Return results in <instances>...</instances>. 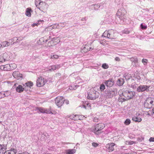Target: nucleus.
<instances>
[{"instance_id": "obj_14", "label": "nucleus", "mask_w": 154, "mask_h": 154, "mask_svg": "<svg viewBox=\"0 0 154 154\" xmlns=\"http://www.w3.org/2000/svg\"><path fill=\"white\" fill-rule=\"evenodd\" d=\"M11 65L9 64H7L3 66V70L4 71H9L11 70V66H14V68L16 67V65L15 64H11Z\"/></svg>"}, {"instance_id": "obj_1", "label": "nucleus", "mask_w": 154, "mask_h": 154, "mask_svg": "<svg viewBox=\"0 0 154 154\" xmlns=\"http://www.w3.org/2000/svg\"><path fill=\"white\" fill-rule=\"evenodd\" d=\"M105 127V125L103 124L100 123L96 125L94 127V128L93 130V131L95 134L98 135L101 133L100 131Z\"/></svg>"}, {"instance_id": "obj_20", "label": "nucleus", "mask_w": 154, "mask_h": 154, "mask_svg": "<svg viewBox=\"0 0 154 154\" xmlns=\"http://www.w3.org/2000/svg\"><path fill=\"white\" fill-rule=\"evenodd\" d=\"M16 150L14 149H11V150L5 151L4 154H15Z\"/></svg>"}, {"instance_id": "obj_52", "label": "nucleus", "mask_w": 154, "mask_h": 154, "mask_svg": "<svg viewBox=\"0 0 154 154\" xmlns=\"http://www.w3.org/2000/svg\"><path fill=\"white\" fill-rule=\"evenodd\" d=\"M152 113L154 114V108H153L152 110Z\"/></svg>"}, {"instance_id": "obj_28", "label": "nucleus", "mask_w": 154, "mask_h": 154, "mask_svg": "<svg viewBox=\"0 0 154 154\" xmlns=\"http://www.w3.org/2000/svg\"><path fill=\"white\" fill-rule=\"evenodd\" d=\"M54 41H53L52 39H51V41H49L48 42V46L49 47H50L51 46H53V45H54Z\"/></svg>"}, {"instance_id": "obj_24", "label": "nucleus", "mask_w": 154, "mask_h": 154, "mask_svg": "<svg viewBox=\"0 0 154 154\" xmlns=\"http://www.w3.org/2000/svg\"><path fill=\"white\" fill-rule=\"evenodd\" d=\"M124 82V79H123L120 78L117 81V84L119 86H121L123 85Z\"/></svg>"}, {"instance_id": "obj_33", "label": "nucleus", "mask_w": 154, "mask_h": 154, "mask_svg": "<svg viewBox=\"0 0 154 154\" xmlns=\"http://www.w3.org/2000/svg\"><path fill=\"white\" fill-rule=\"evenodd\" d=\"M131 122V121L129 119H127L124 122V123L126 125H129Z\"/></svg>"}, {"instance_id": "obj_59", "label": "nucleus", "mask_w": 154, "mask_h": 154, "mask_svg": "<svg viewBox=\"0 0 154 154\" xmlns=\"http://www.w3.org/2000/svg\"><path fill=\"white\" fill-rule=\"evenodd\" d=\"M35 5H36V7H37V5H36V3H35Z\"/></svg>"}, {"instance_id": "obj_54", "label": "nucleus", "mask_w": 154, "mask_h": 154, "mask_svg": "<svg viewBox=\"0 0 154 154\" xmlns=\"http://www.w3.org/2000/svg\"><path fill=\"white\" fill-rule=\"evenodd\" d=\"M134 143V142H132L130 143V144H133V143Z\"/></svg>"}, {"instance_id": "obj_4", "label": "nucleus", "mask_w": 154, "mask_h": 154, "mask_svg": "<svg viewBox=\"0 0 154 154\" xmlns=\"http://www.w3.org/2000/svg\"><path fill=\"white\" fill-rule=\"evenodd\" d=\"M117 90L116 89H113L106 91L105 96L107 98H112L115 96L117 94Z\"/></svg>"}, {"instance_id": "obj_37", "label": "nucleus", "mask_w": 154, "mask_h": 154, "mask_svg": "<svg viewBox=\"0 0 154 154\" xmlns=\"http://www.w3.org/2000/svg\"><path fill=\"white\" fill-rule=\"evenodd\" d=\"M140 27L141 29H146L147 28L146 25H143L142 23L140 25Z\"/></svg>"}, {"instance_id": "obj_21", "label": "nucleus", "mask_w": 154, "mask_h": 154, "mask_svg": "<svg viewBox=\"0 0 154 154\" xmlns=\"http://www.w3.org/2000/svg\"><path fill=\"white\" fill-rule=\"evenodd\" d=\"M37 109L39 110L40 112L41 113H52L51 112L48 111L42 108H38Z\"/></svg>"}, {"instance_id": "obj_60", "label": "nucleus", "mask_w": 154, "mask_h": 154, "mask_svg": "<svg viewBox=\"0 0 154 154\" xmlns=\"http://www.w3.org/2000/svg\"><path fill=\"white\" fill-rule=\"evenodd\" d=\"M39 9L40 10H41V7H40V8H39Z\"/></svg>"}, {"instance_id": "obj_41", "label": "nucleus", "mask_w": 154, "mask_h": 154, "mask_svg": "<svg viewBox=\"0 0 154 154\" xmlns=\"http://www.w3.org/2000/svg\"><path fill=\"white\" fill-rule=\"evenodd\" d=\"M105 88V85L103 84H102L100 85V89L101 91H103Z\"/></svg>"}, {"instance_id": "obj_34", "label": "nucleus", "mask_w": 154, "mask_h": 154, "mask_svg": "<svg viewBox=\"0 0 154 154\" xmlns=\"http://www.w3.org/2000/svg\"><path fill=\"white\" fill-rule=\"evenodd\" d=\"M106 40L105 39H103V40H101L100 41V43L101 44H102L103 45H105L106 44H107L106 43Z\"/></svg>"}, {"instance_id": "obj_13", "label": "nucleus", "mask_w": 154, "mask_h": 154, "mask_svg": "<svg viewBox=\"0 0 154 154\" xmlns=\"http://www.w3.org/2000/svg\"><path fill=\"white\" fill-rule=\"evenodd\" d=\"M24 90L27 91L28 90V89L26 87H23V86L20 85H19L16 88L17 91L19 93H21L23 92Z\"/></svg>"}, {"instance_id": "obj_19", "label": "nucleus", "mask_w": 154, "mask_h": 154, "mask_svg": "<svg viewBox=\"0 0 154 154\" xmlns=\"http://www.w3.org/2000/svg\"><path fill=\"white\" fill-rule=\"evenodd\" d=\"M6 149L4 145L0 144V154H4Z\"/></svg>"}, {"instance_id": "obj_57", "label": "nucleus", "mask_w": 154, "mask_h": 154, "mask_svg": "<svg viewBox=\"0 0 154 154\" xmlns=\"http://www.w3.org/2000/svg\"><path fill=\"white\" fill-rule=\"evenodd\" d=\"M16 85H17V84H14V86H16Z\"/></svg>"}, {"instance_id": "obj_26", "label": "nucleus", "mask_w": 154, "mask_h": 154, "mask_svg": "<svg viewBox=\"0 0 154 154\" xmlns=\"http://www.w3.org/2000/svg\"><path fill=\"white\" fill-rule=\"evenodd\" d=\"M132 120L136 122H140L141 120V119L139 117L134 116L133 117Z\"/></svg>"}, {"instance_id": "obj_53", "label": "nucleus", "mask_w": 154, "mask_h": 154, "mask_svg": "<svg viewBox=\"0 0 154 154\" xmlns=\"http://www.w3.org/2000/svg\"><path fill=\"white\" fill-rule=\"evenodd\" d=\"M1 47H2V43L0 44V48Z\"/></svg>"}, {"instance_id": "obj_3", "label": "nucleus", "mask_w": 154, "mask_h": 154, "mask_svg": "<svg viewBox=\"0 0 154 154\" xmlns=\"http://www.w3.org/2000/svg\"><path fill=\"white\" fill-rule=\"evenodd\" d=\"M126 12L125 9H119L117 13V15L121 20L124 21L126 18Z\"/></svg>"}, {"instance_id": "obj_12", "label": "nucleus", "mask_w": 154, "mask_h": 154, "mask_svg": "<svg viewBox=\"0 0 154 154\" xmlns=\"http://www.w3.org/2000/svg\"><path fill=\"white\" fill-rule=\"evenodd\" d=\"M12 75L15 78H17L18 79L23 78V74H20L18 71L14 72L13 73Z\"/></svg>"}, {"instance_id": "obj_49", "label": "nucleus", "mask_w": 154, "mask_h": 154, "mask_svg": "<svg viewBox=\"0 0 154 154\" xmlns=\"http://www.w3.org/2000/svg\"><path fill=\"white\" fill-rule=\"evenodd\" d=\"M115 60L116 61H120V58L118 57H116L115 58Z\"/></svg>"}, {"instance_id": "obj_23", "label": "nucleus", "mask_w": 154, "mask_h": 154, "mask_svg": "<svg viewBox=\"0 0 154 154\" xmlns=\"http://www.w3.org/2000/svg\"><path fill=\"white\" fill-rule=\"evenodd\" d=\"M76 150L74 149H67L66 151V154H73L75 152Z\"/></svg>"}, {"instance_id": "obj_51", "label": "nucleus", "mask_w": 154, "mask_h": 154, "mask_svg": "<svg viewBox=\"0 0 154 154\" xmlns=\"http://www.w3.org/2000/svg\"><path fill=\"white\" fill-rule=\"evenodd\" d=\"M37 25V24H36V23H33V24H32V26L33 27H34L35 26H36Z\"/></svg>"}, {"instance_id": "obj_56", "label": "nucleus", "mask_w": 154, "mask_h": 154, "mask_svg": "<svg viewBox=\"0 0 154 154\" xmlns=\"http://www.w3.org/2000/svg\"><path fill=\"white\" fill-rule=\"evenodd\" d=\"M58 75H59V76L60 75V73H58L57 74Z\"/></svg>"}, {"instance_id": "obj_2", "label": "nucleus", "mask_w": 154, "mask_h": 154, "mask_svg": "<svg viewBox=\"0 0 154 154\" xmlns=\"http://www.w3.org/2000/svg\"><path fill=\"white\" fill-rule=\"evenodd\" d=\"M144 106L147 108L150 109L154 106V98L149 97L147 98L144 103Z\"/></svg>"}, {"instance_id": "obj_17", "label": "nucleus", "mask_w": 154, "mask_h": 154, "mask_svg": "<svg viewBox=\"0 0 154 154\" xmlns=\"http://www.w3.org/2000/svg\"><path fill=\"white\" fill-rule=\"evenodd\" d=\"M60 67V65H54L50 67L51 68L49 69V70L50 71H54L57 69H59Z\"/></svg>"}, {"instance_id": "obj_40", "label": "nucleus", "mask_w": 154, "mask_h": 154, "mask_svg": "<svg viewBox=\"0 0 154 154\" xmlns=\"http://www.w3.org/2000/svg\"><path fill=\"white\" fill-rule=\"evenodd\" d=\"M59 25L57 24H55L54 25H52V27L54 29V28H59Z\"/></svg>"}, {"instance_id": "obj_46", "label": "nucleus", "mask_w": 154, "mask_h": 154, "mask_svg": "<svg viewBox=\"0 0 154 154\" xmlns=\"http://www.w3.org/2000/svg\"><path fill=\"white\" fill-rule=\"evenodd\" d=\"M137 63L132 62V66L133 67L137 66V65L136 64V63Z\"/></svg>"}, {"instance_id": "obj_47", "label": "nucleus", "mask_w": 154, "mask_h": 154, "mask_svg": "<svg viewBox=\"0 0 154 154\" xmlns=\"http://www.w3.org/2000/svg\"><path fill=\"white\" fill-rule=\"evenodd\" d=\"M150 142H153L154 141V137H150L149 140Z\"/></svg>"}, {"instance_id": "obj_29", "label": "nucleus", "mask_w": 154, "mask_h": 154, "mask_svg": "<svg viewBox=\"0 0 154 154\" xmlns=\"http://www.w3.org/2000/svg\"><path fill=\"white\" fill-rule=\"evenodd\" d=\"M10 94V92H8V91H6L5 92V93L3 94L4 96L2 97H0V98H2L3 97H8Z\"/></svg>"}, {"instance_id": "obj_16", "label": "nucleus", "mask_w": 154, "mask_h": 154, "mask_svg": "<svg viewBox=\"0 0 154 154\" xmlns=\"http://www.w3.org/2000/svg\"><path fill=\"white\" fill-rule=\"evenodd\" d=\"M33 85L32 82H28L26 83L25 84L23 85V87H26L28 89L31 88V87Z\"/></svg>"}, {"instance_id": "obj_18", "label": "nucleus", "mask_w": 154, "mask_h": 154, "mask_svg": "<svg viewBox=\"0 0 154 154\" xmlns=\"http://www.w3.org/2000/svg\"><path fill=\"white\" fill-rule=\"evenodd\" d=\"M91 49V48L90 47L89 48V47L88 45H85L82 48V52H86L88 51H90Z\"/></svg>"}, {"instance_id": "obj_36", "label": "nucleus", "mask_w": 154, "mask_h": 154, "mask_svg": "<svg viewBox=\"0 0 154 154\" xmlns=\"http://www.w3.org/2000/svg\"><path fill=\"white\" fill-rule=\"evenodd\" d=\"M102 67L104 69H107L108 68V66L106 63L103 64L102 66Z\"/></svg>"}, {"instance_id": "obj_42", "label": "nucleus", "mask_w": 154, "mask_h": 154, "mask_svg": "<svg viewBox=\"0 0 154 154\" xmlns=\"http://www.w3.org/2000/svg\"><path fill=\"white\" fill-rule=\"evenodd\" d=\"M147 61V59H142V62L144 65H145L146 64Z\"/></svg>"}, {"instance_id": "obj_43", "label": "nucleus", "mask_w": 154, "mask_h": 154, "mask_svg": "<svg viewBox=\"0 0 154 154\" xmlns=\"http://www.w3.org/2000/svg\"><path fill=\"white\" fill-rule=\"evenodd\" d=\"M92 5H94V9H98V8H99L100 7V6L97 4V5H92Z\"/></svg>"}, {"instance_id": "obj_11", "label": "nucleus", "mask_w": 154, "mask_h": 154, "mask_svg": "<svg viewBox=\"0 0 154 154\" xmlns=\"http://www.w3.org/2000/svg\"><path fill=\"white\" fill-rule=\"evenodd\" d=\"M9 58V56L6 53L0 55V62H3L8 60Z\"/></svg>"}, {"instance_id": "obj_58", "label": "nucleus", "mask_w": 154, "mask_h": 154, "mask_svg": "<svg viewBox=\"0 0 154 154\" xmlns=\"http://www.w3.org/2000/svg\"><path fill=\"white\" fill-rule=\"evenodd\" d=\"M94 121H96V120H95V119H94Z\"/></svg>"}, {"instance_id": "obj_50", "label": "nucleus", "mask_w": 154, "mask_h": 154, "mask_svg": "<svg viewBox=\"0 0 154 154\" xmlns=\"http://www.w3.org/2000/svg\"><path fill=\"white\" fill-rule=\"evenodd\" d=\"M3 69H4V68H3V66H0V70H3Z\"/></svg>"}, {"instance_id": "obj_9", "label": "nucleus", "mask_w": 154, "mask_h": 154, "mask_svg": "<svg viewBox=\"0 0 154 154\" xmlns=\"http://www.w3.org/2000/svg\"><path fill=\"white\" fill-rule=\"evenodd\" d=\"M149 86L146 85H140L137 88V91L138 92H143L145 91H149Z\"/></svg>"}, {"instance_id": "obj_45", "label": "nucleus", "mask_w": 154, "mask_h": 154, "mask_svg": "<svg viewBox=\"0 0 154 154\" xmlns=\"http://www.w3.org/2000/svg\"><path fill=\"white\" fill-rule=\"evenodd\" d=\"M77 86L78 87V85H74L73 86V88H72V87H70L69 88V89L70 90H72V89H75L77 88Z\"/></svg>"}, {"instance_id": "obj_7", "label": "nucleus", "mask_w": 154, "mask_h": 154, "mask_svg": "<svg viewBox=\"0 0 154 154\" xmlns=\"http://www.w3.org/2000/svg\"><path fill=\"white\" fill-rule=\"evenodd\" d=\"M47 82L46 80H45L44 78L41 76L39 77L37 81V85L38 87L43 86Z\"/></svg>"}, {"instance_id": "obj_38", "label": "nucleus", "mask_w": 154, "mask_h": 154, "mask_svg": "<svg viewBox=\"0 0 154 154\" xmlns=\"http://www.w3.org/2000/svg\"><path fill=\"white\" fill-rule=\"evenodd\" d=\"M137 84L135 83H133L132 85H131V87L133 88V89H135L136 88V85Z\"/></svg>"}, {"instance_id": "obj_5", "label": "nucleus", "mask_w": 154, "mask_h": 154, "mask_svg": "<svg viewBox=\"0 0 154 154\" xmlns=\"http://www.w3.org/2000/svg\"><path fill=\"white\" fill-rule=\"evenodd\" d=\"M98 93L95 91H91L87 97L88 99L93 100L98 97Z\"/></svg>"}, {"instance_id": "obj_15", "label": "nucleus", "mask_w": 154, "mask_h": 154, "mask_svg": "<svg viewBox=\"0 0 154 154\" xmlns=\"http://www.w3.org/2000/svg\"><path fill=\"white\" fill-rule=\"evenodd\" d=\"M115 144L113 143H111L110 144H108L106 145V147H108V149L109 152H111L114 149V146Z\"/></svg>"}, {"instance_id": "obj_22", "label": "nucleus", "mask_w": 154, "mask_h": 154, "mask_svg": "<svg viewBox=\"0 0 154 154\" xmlns=\"http://www.w3.org/2000/svg\"><path fill=\"white\" fill-rule=\"evenodd\" d=\"M106 85L108 87H111L113 85V83L111 80H108L105 82Z\"/></svg>"}, {"instance_id": "obj_27", "label": "nucleus", "mask_w": 154, "mask_h": 154, "mask_svg": "<svg viewBox=\"0 0 154 154\" xmlns=\"http://www.w3.org/2000/svg\"><path fill=\"white\" fill-rule=\"evenodd\" d=\"M31 9L29 8H27L26 10V16L28 17H30L31 14L30 13V11Z\"/></svg>"}, {"instance_id": "obj_39", "label": "nucleus", "mask_w": 154, "mask_h": 154, "mask_svg": "<svg viewBox=\"0 0 154 154\" xmlns=\"http://www.w3.org/2000/svg\"><path fill=\"white\" fill-rule=\"evenodd\" d=\"M58 56L57 55H53L51 56V58L57 59L58 58Z\"/></svg>"}, {"instance_id": "obj_30", "label": "nucleus", "mask_w": 154, "mask_h": 154, "mask_svg": "<svg viewBox=\"0 0 154 154\" xmlns=\"http://www.w3.org/2000/svg\"><path fill=\"white\" fill-rule=\"evenodd\" d=\"M130 60L132 62L138 63L137 58L136 57H131L130 58Z\"/></svg>"}, {"instance_id": "obj_32", "label": "nucleus", "mask_w": 154, "mask_h": 154, "mask_svg": "<svg viewBox=\"0 0 154 154\" xmlns=\"http://www.w3.org/2000/svg\"><path fill=\"white\" fill-rule=\"evenodd\" d=\"M52 40L53 41H54V45H56L60 42L59 39H52Z\"/></svg>"}, {"instance_id": "obj_31", "label": "nucleus", "mask_w": 154, "mask_h": 154, "mask_svg": "<svg viewBox=\"0 0 154 154\" xmlns=\"http://www.w3.org/2000/svg\"><path fill=\"white\" fill-rule=\"evenodd\" d=\"M2 47L8 46L7 41H4L2 43Z\"/></svg>"}, {"instance_id": "obj_8", "label": "nucleus", "mask_w": 154, "mask_h": 154, "mask_svg": "<svg viewBox=\"0 0 154 154\" xmlns=\"http://www.w3.org/2000/svg\"><path fill=\"white\" fill-rule=\"evenodd\" d=\"M123 96H124L127 100L131 99L133 96L135 95V93H133L131 91H128L127 92H123Z\"/></svg>"}, {"instance_id": "obj_6", "label": "nucleus", "mask_w": 154, "mask_h": 154, "mask_svg": "<svg viewBox=\"0 0 154 154\" xmlns=\"http://www.w3.org/2000/svg\"><path fill=\"white\" fill-rule=\"evenodd\" d=\"M55 103L58 107H60L64 103V99L61 96L57 97L55 99Z\"/></svg>"}, {"instance_id": "obj_10", "label": "nucleus", "mask_w": 154, "mask_h": 154, "mask_svg": "<svg viewBox=\"0 0 154 154\" xmlns=\"http://www.w3.org/2000/svg\"><path fill=\"white\" fill-rule=\"evenodd\" d=\"M113 31H114L112 30H110L108 31H106L103 33L102 37L106 38H113L111 33L113 32Z\"/></svg>"}, {"instance_id": "obj_44", "label": "nucleus", "mask_w": 154, "mask_h": 154, "mask_svg": "<svg viewBox=\"0 0 154 154\" xmlns=\"http://www.w3.org/2000/svg\"><path fill=\"white\" fill-rule=\"evenodd\" d=\"M92 145L94 147H96L98 146L99 144L95 142H93L92 143Z\"/></svg>"}, {"instance_id": "obj_25", "label": "nucleus", "mask_w": 154, "mask_h": 154, "mask_svg": "<svg viewBox=\"0 0 154 154\" xmlns=\"http://www.w3.org/2000/svg\"><path fill=\"white\" fill-rule=\"evenodd\" d=\"M48 41V40L45 39H39L37 41V43L38 45H41L43 44L45 42H46Z\"/></svg>"}, {"instance_id": "obj_55", "label": "nucleus", "mask_w": 154, "mask_h": 154, "mask_svg": "<svg viewBox=\"0 0 154 154\" xmlns=\"http://www.w3.org/2000/svg\"><path fill=\"white\" fill-rule=\"evenodd\" d=\"M42 3H42V2H39V4L40 5Z\"/></svg>"}, {"instance_id": "obj_48", "label": "nucleus", "mask_w": 154, "mask_h": 154, "mask_svg": "<svg viewBox=\"0 0 154 154\" xmlns=\"http://www.w3.org/2000/svg\"><path fill=\"white\" fill-rule=\"evenodd\" d=\"M64 102L66 104H68L69 103V101L68 100H64Z\"/></svg>"}, {"instance_id": "obj_35", "label": "nucleus", "mask_w": 154, "mask_h": 154, "mask_svg": "<svg viewBox=\"0 0 154 154\" xmlns=\"http://www.w3.org/2000/svg\"><path fill=\"white\" fill-rule=\"evenodd\" d=\"M13 41L12 39H10L8 41H7L8 46L14 44V43L13 42Z\"/></svg>"}]
</instances>
